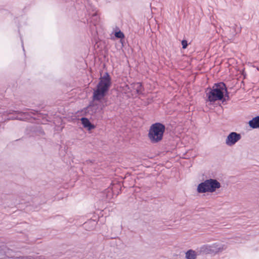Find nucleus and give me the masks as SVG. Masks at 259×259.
<instances>
[{"label": "nucleus", "instance_id": "6ab92c4d", "mask_svg": "<svg viewBox=\"0 0 259 259\" xmlns=\"http://www.w3.org/2000/svg\"><path fill=\"white\" fill-rule=\"evenodd\" d=\"M21 43H22V46L23 50L24 51V46H23V40L21 38Z\"/></svg>", "mask_w": 259, "mask_h": 259}, {"label": "nucleus", "instance_id": "dca6fc26", "mask_svg": "<svg viewBox=\"0 0 259 259\" xmlns=\"http://www.w3.org/2000/svg\"><path fill=\"white\" fill-rule=\"evenodd\" d=\"M36 129H37V133H38L37 134L38 136H42L45 135V132H44V131L42 130V128L38 126V127H36Z\"/></svg>", "mask_w": 259, "mask_h": 259}, {"label": "nucleus", "instance_id": "0eeeda50", "mask_svg": "<svg viewBox=\"0 0 259 259\" xmlns=\"http://www.w3.org/2000/svg\"><path fill=\"white\" fill-rule=\"evenodd\" d=\"M226 248L225 245L220 244L217 243L210 245L211 253H217L225 250Z\"/></svg>", "mask_w": 259, "mask_h": 259}, {"label": "nucleus", "instance_id": "20e7f679", "mask_svg": "<svg viewBox=\"0 0 259 259\" xmlns=\"http://www.w3.org/2000/svg\"><path fill=\"white\" fill-rule=\"evenodd\" d=\"M221 187L220 183L214 179H209L200 183L197 186V192L199 193H213Z\"/></svg>", "mask_w": 259, "mask_h": 259}, {"label": "nucleus", "instance_id": "9d476101", "mask_svg": "<svg viewBox=\"0 0 259 259\" xmlns=\"http://www.w3.org/2000/svg\"><path fill=\"white\" fill-rule=\"evenodd\" d=\"M248 124L252 128H259V116H256L249 120Z\"/></svg>", "mask_w": 259, "mask_h": 259}, {"label": "nucleus", "instance_id": "1a4fd4ad", "mask_svg": "<svg viewBox=\"0 0 259 259\" xmlns=\"http://www.w3.org/2000/svg\"><path fill=\"white\" fill-rule=\"evenodd\" d=\"M197 252L199 254H211L210 245L205 244L202 245L197 249Z\"/></svg>", "mask_w": 259, "mask_h": 259}, {"label": "nucleus", "instance_id": "4468645a", "mask_svg": "<svg viewBox=\"0 0 259 259\" xmlns=\"http://www.w3.org/2000/svg\"><path fill=\"white\" fill-rule=\"evenodd\" d=\"M135 88L136 90V92L138 94H142L143 91V87L141 83L138 82L135 85Z\"/></svg>", "mask_w": 259, "mask_h": 259}, {"label": "nucleus", "instance_id": "f03ea898", "mask_svg": "<svg viewBox=\"0 0 259 259\" xmlns=\"http://www.w3.org/2000/svg\"><path fill=\"white\" fill-rule=\"evenodd\" d=\"M111 85V78L108 72H105L103 76L100 77L96 89L94 91L93 100L100 101L104 98L108 93Z\"/></svg>", "mask_w": 259, "mask_h": 259}, {"label": "nucleus", "instance_id": "f3484780", "mask_svg": "<svg viewBox=\"0 0 259 259\" xmlns=\"http://www.w3.org/2000/svg\"><path fill=\"white\" fill-rule=\"evenodd\" d=\"M181 44L182 45V48L183 49H185L187 48V47L188 46V42L186 40H185V39L182 40Z\"/></svg>", "mask_w": 259, "mask_h": 259}, {"label": "nucleus", "instance_id": "a211bd4d", "mask_svg": "<svg viewBox=\"0 0 259 259\" xmlns=\"http://www.w3.org/2000/svg\"><path fill=\"white\" fill-rule=\"evenodd\" d=\"M22 259H32V258L29 256H27L26 257H23Z\"/></svg>", "mask_w": 259, "mask_h": 259}, {"label": "nucleus", "instance_id": "6e6552de", "mask_svg": "<svg viewBox=\"0 0 259 259\" xmlns=\"http://www.w3.org/2000/svg\"><path fill=\"white\" fill-rule=\"evenodd\" d=\"M81 123L84 128H87L89 131H91L95 128V126L91 123L89 119L86 117H82L80 119Z\"/></svg>", "mask_w": 259, "mask_h": 259}, {"label": "nucleus", "instance_id": "7ed1b4c3", "mask_svg": "<svg viewBox=\"0 0 259 259\" xmlns=\"http://www.w3.org/2000/svg\"><path fill=\"white\" fill-rule=\"evenodd\" d=\"M165 131L164 124L161 122L154 123L150 126L148 137L152 143H157L163 139Z\"/></svg>", "mask_w": 259, "mask_h": 259}, {"label": "nucleus", "instance_id": "9b49d317", "mask_svg": "<svg viewBox=\"0 0 259 259\" xmlns=\"http://www.w3.org/2000/svg\"><path fill=\"white\" fill-rule=\"evenodd\" d=\"M185 257L186 259H196L197 256L199 254V253L196 252L195 251L192 249L188 250L185 253Z\"/></svg>", "mask_w": 259, "mask_h": 259}, {"label": "nucleus", "instance_id": "423d86ee", "mask_svg": "<svg viewBox=\"0 0 259 259\" xmlns=\"http://www.w3.org/2000/svg\"><path fill=\"white\" fill-rule=\"evenodd\" d=\"M13 112L15 114L21 116V117H18V116H17L16 117H14L15 119L19 120H23L24 118H27V116H30L31 117L32 114H34V113L32 111V110L29 109H26L24 112L20 111H14Z\"/></svg>", "mask_w": 259, "mask_h": 259}, {"label": "nucleus", "instance_id": "f8f14e48", "mask_svg": "<svg viewBox=\"0 0 259 259\" xmlns=\"http://www.w3.org/2000/svg\"><path fill=\"white\" fill-rule=\"evenodd\" d=\"M85 8L89 14H90L91 12H94V13L92 14V16H97V13L95 12V8L88 1H87V3L85 4Z\"/></svg>", "mask_w": 259, "mask_h": 259}, {"label": "nucleus", "instance_id": "ddd939ff", "mask_svg": "<svg viewBox=\"0 0 259 259\" xmlns=\"http://www.w3.org/2000/svg\"><path fill=\"white\" fill-rule=\"evenodd\" d=\"M98 109V106L97 105H95L93 103H91L89 106L87 107V112L91 114L95 113Z\"/></svg>", "mask_w": 259, "mask_h": 259}, {"label": "nucleus", "instance_id": "2eb2a0df", "mask_svg": "<svg viewBox=\"0 0 259 259\" xmlns=\"http://www.w3.org/2000/svg\"><path fill=\"white\" fill-rule=\"evenodd\" d=\"M114 35L115 36L118 38L122 39L124 37L123 33L120 30L115 32Z\"/></svg>", "mask_w": 259, "mask_h": 259}, {"label": "nucleus", "instance_id": "f257e3e1", "mask_svg": "<svg viewBox=\"0 0 259 259\" xmlns=\"http://www.w3.org/2000/svg\"><path fill=\"white\" fill-rule=\"evenodd\" d=\"M207 101L214 103L217 101L226 102L230 99L229 93L226 85L223 82L214 83L211 88H207L205 90Z\"/></svg>", "mask_w": 259, "mask_h": 259}, {"label": "nucleus", "instance_id": "39448f33", "mask_svg": "<svg viewBox=\"0 0 259 259\" xmlns=\"http://www.w3.org/2000/svg\"><path fill=\"white\" fill-rule=\"evenodd\" d=\"M241 139V135L240 134L232 132L227 137L225 143L227 146L231 147L234 145Z\"/></svg>", "mask_w": 259, "mask_h": 259}]
</instances>
